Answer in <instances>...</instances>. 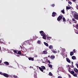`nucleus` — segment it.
<instances>
[{
	"instance_id": "f257e3e1",
	"label": "nucleus",
	"mask_w": 78,
	"mask_h": 78,
	"mask_svg": "<svg viewBox=\"0 0 78 78\" xmlns=\"http://www.w3.org/2000/svg\"><path fill=\"white\" fill-rule=\"evenodd\" d=\"M72 14L73 16H74V17H75V19L77 20H78V13L75 11H73Z\"/></svg>"
},
{
	"instance_id": "f03ea898",
	"label": "nucleus",
	"mask_w": 78,
	"mask_h": 78,
	"mask_svg": "<svg viewBox=\"0 0 78 78\" xmlns=\"http://www.w3.org/2000/svg\"><path fill=\"white\" fill-rule=\"evenodd\" d=\"M40 34L42 36H43L42 38L44 39H46V36L45 34V33L43 31H41L39 32Z\"/></svg>"
},
{
	"instance_id": "7ed1b4c3",
	"label": "nucleus",
	"mask_w": 78,
	"mask_h": 78,
	"mask_svg": "<svg viewBox=\"0 0 78 78\" xmlns=\"http://www.w3.org/2000/svg\"><path fill=\"white\" fill-rule=\"evenodd\" d=\"M61 20H62V16H59L57 18V20L58 22H59Z\"/></svg>"
},
{
	"instance_id": "20e7f679",
	"label": "nucleus",
	"mask_w": 78,
	"mask_h": 78,
	"mask_svg": "<svg viewBox=\"0 0 78 78\" xmlns=\"http://www.w3.org/2000/svg\"><path fill=\"white\" fill-rule=\"evenodd\" d=\"M5 77H6V78H8L9 77V75L8 74H6V73H3V75Z\"/></svg>"
},
{
	"instance_id": "39448f33",
	"label": "nucleus",
	"mask_w": 78,
	"mask_h": 78,
	"mask_svg": "<svg viewBox=\"0 0 78 78\" xmlns=\"http://www.w3.org/2000/svg\"><path fill=\"white\" fill-rule=\"evenodd\" d=\"M28 59L29 61H34V58L32 57L28 58Z\"/></svg>"
},
{
	"instance_id": "423d86ee",
	"label": "nucleus",
	"mask_w": 78,
	"mask_h": 78,
	"mask_svg": "<svg viewBox=\"0 0 78 78\" xmlns=\"http://www.w3.org/2000/svg\"><path fill=\"white\" fill-rule=\"evenodd\" d=\"M66 61L68 62H69V63H70L71 62V61H70V59L68 58H66Z\"/></svg>"
},
{
	"instance_id": "0eeeda50",
	"label": "nucleus",
	"mask_w": 78,
	"mask_h": 78,
	"mask_svg": "<svg viewBox=\"0 0 78 78\" xmlns=\"http://www.w3.org/2000/svg\"><path fill=\"white\" fill-rule=\"evenodd\" d=\"M56 14V13L55 12H53L52 15V17H55Z\"/></svg>"
},
{
	"instance_id": "6e6552de",
	"label": "nucleus",
	"mask_w": 78,
	"mask_h": 78,
	"mask_svg": "<svg viewBox=\"0 0 78 78\" xmlns=\"http://www.w3.org/2000/svg\"><path fill=\"white\" fill-rule=\"evenodd\" d=\"M74 70L75 72H76V73H78V69H76V68H74Z\"/></svg>"
},
{
	"instance_id": "1a4fd4ad",
	"label": "nucleus",
	"mask_w": 78,
	"mask_h": 78,
	"mask_svg": "<svg viewBox=\"0 0 78 78\" xmlns=\"http://www.w3.org/2000/svg\"><path fill=\"white\" fill-rule=\"evenodd\" d=\"M17 53V54L20 55H22V52H21V51H18Z\"/></svg>"
},
{
	"instance_id": "9d476101",
	"label": "nucleus",
	"mask_w": 78,
	"mask_h": 78,
	"mask_svg": "<svg viewBox=\"0 0 78 78\" xmlns=\"http://www.w3.org/2000/svg\"><path fill=\"white\" fill-rule=\"evenodd\" d=\"M39 69H40V70L41 71V72H44V70H43V69H42V68L41 67H39Z\"/></svg>"
},
{
	"instance_id": "9b49d317",
	"label": "nucleus",
	"mask_w": 78,
	"mask_h": 78,
	"mask_svg": "<svg viewBox=\"0 0 78 78\" xmlns=\"http://www.w3.org/2000/svg\"><path fill=\"white\" fill-rule=\"evenodd\" d=\"M49 47L50 49H53V46L51 45H50Z\"/></svg>"
},
{
	"instance_id": "f8f14e48",
	"label": "nucleus",
	"mask_w": 78,
	"mask_h": 78,
	"mask_svg": "<svg viewBox=\"0 0 78 78\" xmlns=\"http://www.w3.org/2000/svg\"><path fill=\"white\" fill-rule=\"evenodd\" d=\"M55 56H53L52 55H51V59H55Z\"/></svg>"
},
{
	"instance_id": "ddd939ff",
	"label": "nucleus",
	"mask_w": 78,
	"mask_h": 78,
	"mask_svg": "<svg viewBox=\"0 0 78 78\" xmlns=\"http://www.w3.org/2000/svg\"><path fill=\"white\" fill-rule=\"evenodd\" d=\"M70 73H71L72 75H73L74 74V73H75V72L73 71H71Z\"/></svg>"
},
{
	"instance_id": "4468645a",
	"label": "nucleus",
	"mask_w": 78,
	"mask_h": 78,
	"mask_svg": "<svg viewBox=\"0 0 78 78\" xmlns=\"http://www.w3.org/2000/svg\"><path fill=\"white\" fill-rule=\"evenodd\" d=\"M44 45H46V46H47V47H48V43H46L45 42H44Z\"/></svg>"
},
{
	"instance_id": "2eb2a0df",
	"label": "nucleus",
	"mask_w": 78,
	"mask_h": 78,
	"mask_svg": "<svg viewBox=\"0 0 78 78\" xmlns=\"http://www.w3.org/2000/svg\"><path fill=\"white\" fill-rule=\"evenodd\" d=\"M41 68L43 70H45V67L44 66H41Z\"/></svg>"
},
{
	"instance_id": "dca6fc26",
	"label": "nucleus",
	"mask_w": 78,
	"mask_h": 78,
	"mask_svg": "<svg viewBox=\"0 0 78 78\" xmlns=\"http://www.w3.org/2000/svg\"><path fill=\"white\" fill-rule=\"evenodd\" d=\"M72 59H73V60H75V59L76 58V57H75L74 56H73L72 57Z\"/></svg>"
},
{
	"instance_id": "f3484780",
	"label": "nucleus",
	"mask_w": 78,
	"mask_h": 78,
	"mask_svg": "<svg viewBox=\"0 0 78 78\" xmlns=\"http://www.w3.org/2000/svg\"><path fill=\"white\" fill-rule=\"evenodd\" d=\"M73 55H74V54L73 53V52L71 51L70 53V56H73Z\"/></svg>"
},
{
	"instance_id": "a211bd4d",
	"label": "nucleus",
	"mask_w": 78,
	"mask_h": 78,
	"mask_svg": "<svg viewBox=\"0 0 78 78\" xmlns=\"http://www.w3.org/2000/svg\"><path fill=\"white\" fill-rule=\"evenodd\" d=\"M4 64H5L6 65H9V62H4Z\"/></svg>"
},
{
	"instance_id": "6ab92c4d",
	"label": "nucleus",
	"mask_w": 78,
	"mask_h": 78,
	"mask_svg": "<svg viewBox=\"0 0 78 78\" xmlns=\"http://www.w3.org/2000/svg\"><path fill=\"white\" fill-rule=\"evenodd\" d=\"M72 20L74 22V23H76V20H75V19H74V18H73Z\"/></svg>"
},
{
	"instance_id": "aec40b11",
	"label": "nucleus",
	"mask_w": 78,
	"mask_h": 78,
	"mask_svg": "<svg viewBox=\"0 0 78 78\" xmlns=\"http://www.w3.org/2000/svg\"><path fill=\"white\" fill-rule=\"evenodd\" d=\"M66 9H71V7L69 6H66Z\"/></svg>"
},
{
	"instance_id": "412c9836",
	"label": "nucleus",
	"mask_w": 78,
	"mask_h": 78,
	"mask_svg": "<svg viewBox=\"0 0 78 78\" xmlns=\"http://www.w3.org/2000/svg\"><path fill=\"white\" fill-rule=\"evenodd\" d=\"M73 76H75V77H77V74L76 73H74L73 74Z\"/></svg>"
},
{
	"instance_id": "4be33fe9",
	"label": "nucleus",
	"mask_w": 78,
	"mask_h": 78,
	"mask_svg": "<svg viewBox=\"0 0 78 78\" xmlns=\"http://www.w3.org/2000/svg\"><path fill=\"white\" fill-rule=\"evenodd\" d=\"M37 43L38 44H41V41L39 40H38L37 42Z\"/></svg>"
},
{
	"instance_id": "5701e85b",
	"label": "nucleus",
	"mask_w": 78,
	"mask_h": 78,
	"mask_svg": "<svg viewBox=\"0 0 78 78\" xmlns=\"http://www.w3.org/2000/svg\"><path fill=\"white\" fill-rule=\"evenodd\" d=\"M63 22H66V19H65V18L64 17L63 18Z\"/></svg>"
},
{
	"instance_id": "b1692460",
	"label": "nucleus",
	"mask_w": 78,
	"mask_h": 78,
	"mask_svg": "<svg viewBox=\"0 0 78 78\" xmlns=\"http://www.w3.org/2000/svg\"><path fill=\"white\" fill-rule=\"evenodd\" d=\"M44 54H47V51H43Z\"/></svg>"
},
{
	"instance_id": "393cba45",
	"label": "nucleus",
	"mask_w": 78,
	"mask_h": 78,
	"mask_svg": "<svg viewBox=\"0 0 78 78\" xmlns=\"http://www.w3.org/2000/svg\"><path fill=\"white\" fill-rule=\"evenodd\" d=\"M13 52L14 53H16V54H17V51L16 50H14Z\"/></svg>"
},
{
	"instance_id": "a878e982",
	"label": "nucleus",
	"mask_w": 78,
	"mask_h": 78,
	"mask_svg": "<svg viewBox=\"0 0 78 78\" xmlns=\"http://www.w3.org/2000/svg\"><path fill=\"white\" fill-rule=\"evenodd\" d=\"M49 76H52V73L51 72H49Z\"/></svg>"
},
{
	"instance_id": "bb28decb",
	"label": "nucleus",
	"mask_w": 78,
	"mask_h": 78,
	"mask_svg": "<svg viewBox=\"0 0 78 78\" xmlns=\"http://www.w3.org/2000/svg\"><path fill=\"white\" fill-rule=\"evenodd\" d=\"M76 29H77V30H78V24L76 25Z\"/></svg>"
},
{
	"instance_id": "cd10ccee",
	"label": "nucleus",
	"mask_w": 78,
	"mask_h": 78,
	"mask_svg": "<svg viewBox=\"0 0 78 78\" xmlns=\"http://www.w3.org/2000/svg\"><path fill=\"white\" fill-rule=\"evenodd\" d=\"M51 37H47V39H48V40H50V39H51Z\"/></svg>"
},
{
	"instance_id": "c85d7f7f",
	"label": "nucleus",
	"mask_w": 78,
	"mask_h": 78,
	"mask_svg": "<svg viewBox=\"0 0 78 78\" xmlns=\"http://www.w3.org/2000/svg\"><path fill=\"white\" fill-rule=\"evenodd\" d=\"M61 12H62L63 13V14H64L65 13V12H64V9H63V10H62L61 11Z\"/></svg>"
},
{
	"instance_id": "c756f323",
	"label": "nucleus",
	"mask_w": 78,
	"mask_h": 78,
	"mask_svg": "<svg viewBox=\"0 0 78 78\" xmlns=\"http://www.w3.org/2000/svg\"><path fill=\"white\" fill-rule=\"evenodd\" d=\"M49 67H50V68H52V65H51L49 64Z\"/></svg>"
},
{
	"instance_id": "7c9ffc66",
	"label": "nucleus",
	"mask_w": 78,
	"mask_h": 78,
	"mask_svg": "<svg viewBox=\"0 0 78 78\" xmlns=\"http://www.w3.org/2000/svg\"><path fill=\"white\" fill-rule=\"evenodd\" d=\"M70 69H71L70 68H69L68 69V70L69 72H71V71H70Z\"/></svg>"
},
{
	"instance_id": "2f4dec72",
	"label": "nucleus",
	"mask_w": 78,
	"mask_h": 78,
	"mask_svg": "<svg viewBox=\"0 0 78 78\" xmlns=\"http://www.w3.org/2000/svg\"><path fill=\"white\" fill-rule=\"evenodd\" d=\"M75 33H76V34H78V30H75Z\"/></svg>"
},
{
	"instance_id": "473e14b6",
	"label": "nucleus",
	"mask_w": 78,
	"mask_h": 78,
	"mask_svg": "<svg viewBox=\"0 0 78 78\" xmlns=\"http://www.w3.org/2000/svg\"><path fill=\"white\" fill-rule=\"evenodd\" d=\"M34 77L35 78H37V76L36 75V74H34Z\"/></svg>"
},
{
	"instance_id": "72a5a7b5",
	"label": "nucleus",
	"mask_w": 78,
	"mask_h": 78,
	"mask_svg": "<svg viewBox=\"0 0 78 78\" xmlns=\"http://www.w3.org/2000/svg\"><path fill=\"white\" fill-rule=\"evenodd\" d=\"M53 52L54 53H57V52L55 50L53 51Z\"/></svg>"
},
{
	"instance_id": "f704fd0d",
	"label": "nucleus",
	"mask_w": 78,
	"mask_h": 78,
	"mask_svg": "<svg viewBox=\"0 0 78 78\" xmlns=\"http://www.w3.org/2000/svg\"><path fill=\"white\" fill-rule=\"evenodd\" d=\"M55 6V5L54 4H52L51 5V6H52V7H54Z\"/></svg>"
},
{
	"instance_id": "c9c22d12",
	"label": "nucleus",
	"mask_w": 78,
	"mask_h": 78,
	"mask_svg": "<svg viewBox=\"0 0 78 78\" xmlns=\"http://www.w3.org/2000/svg\"><path fill=\"white\" fill-rule=\"evenodd\" d=\"M68 3H69V5H72V3L71 2H68Z\"/></svg>"
},
{
	"instance_id": "e433bc0d",
	"label": "nucleus",
	"mask_w": 78,
	"mask_h": 78,
	"mask_svg": "<svg viewBox=\"0 0 78 78\" xmlns=\"http://www.w3.org/2000/svg\"><path fill=\"white\" fill-rule=\"evenodd\" d=\"M13 77H14V78H17V76H15V75H13Z\"/></svg>"
},
{
	"instance_id": "4c0bfd02",
	"label": "nucleus",
	"mask_w": 78,
	"mask_h": 78,
	"mask_svg": "<svg viewBox=\"0 0 78 78\" xmlns=\"http://www.w3.org/2000/svg\"><path fill=\"white\" fill-rule=\"evenodd\" d=\"M22 46H23V45H22ZM20 47L21 49H22V48H24V47H22V46H20Z\"/></svg>"
},
{
	"instance_id": "58836bf2",
	"label": "nucleus",
	"mask_w": 78,
	"mask_h": 78,
	"mask_svg": "<svg viewBox=\"0 0 78 78\" xmlns=\"http://www.w3.org/2000/svg\"><path fill=\"white\" fill-rule=\"evenodd\" d=\"M3 73L0 72V75H3Z\"/></svg>"
},
{
	"instance_id": "ea45409f",
	"label": "nucleus",
	"mask_w": 78,
	"mask_h": 78,
	"mask_svg": "<svg viewBox=\"0 0 78 78\" xmlns=\"http://www.w3.org/2000/svg\"><path fill=\"white\" fill-rule=\"evenodd\" d=\"M71 68H73L74 67V66H73V65H72V66H71Z\"/></svg>"
},
{
	"instance_id": "a19ab883",
	"label": "nucleus",
	"mask_w": 78,
	"mask_h": 78,
	"mask_svg": "<svg viewBox=\"0 0 78 78\" xmlns=\"http://www.w3.org/2000/svg\"><path fill=\"white\" fill-rule=\"evenodd\" d=\"M73 53H76V51H75V49H74L73 50Z\"/></svg>"
},
{
	"instance_id": "79ce46f5",
	"label": "nucleus",
	"mask_w": 78,
	"mask_h": 78,
	"mask_svg": "<svg viewBox=\"0 0 78 78\" xmlns=\"http://www.w3.org/2000/svg\"><path fill=\"white\" fill-rule=\"evenodd\" d=\"M58 78H62V77L61 76H58Z\"/></svg>"
},
{
	"instance_id": "37998d69",
	"label": "nucleus",
	"mask_w": 78,
	"mask_h": 78,
	"mask_svg": "<svg viewBox=\"0 0 78 78\" xmlns=\"http://www.w3.org/2000/svg\"><path fill=\"white\" fill-rule=\"evenodd\" d=\"M48 62L49 63V64H50V62L49 60L48 61Z\"/></svg>"
},
{
	"instance_id": "c03bdc74",
	"label": "nucleus",
	"mask_w": 78,
	"mask_h": 78,
	"mask_svg": "<svg viewBox=\"0 0 78 78\" xmlns=\"http://www.w3.org/2000/svg\"><path fill=\"white\" fill-rule=\"evenodd\" d=\"M76 65L77 67V68H78V64H77L76 63Z\"/></svg>"
},
{
	"instance_id": "a18cd8bd",
	"label": "nucleus",
	"mask_w": 78,
	"mask_h": 78,
	"mask_svg": "<svg viewBox=\"0 0 78 78\" xmlns=\"http://www.w3.org/2000/svg\"><path fill=\"white\" fill-rule=\"evenodd\" d=\"M73 2H75L76 1V0H72Z\"/></svg>"
},
{
	"instance_id": "49530a36",
	"label": "nucleus",
	"mask_w": 78,
	"mask_h": 78,
	"mask_svg": "<svg viewBox=\"0 0 78 78\" xmlns=\"http://www.w3.org/2000/svg\"><path fill=\"white\" fill-rule=\"evenodd\" d=\"M69 22L70 23V24L71 23V21H70V20H69Z\"/></svg>"
},
{
	"instance_id": "de8ad7c7",
	"label": "nucleus",
	"mask_w": 78,
	"mask_h": 78,
	"mask_svg": "<svg viewBox=\"0 0 78 78\" xmlns=\"http://www.w3.org/2000/svg\"><path fill=\"white\" fill-rule=\"evenodd\" d=\"M71 63H72V65H73V62H71Z\"/></svg>"
},
{
	"instance_id": "09e8293b",
	"label": "nucleus",
	"mask_w": 78,
	"mask_h": 78,
	"mask_svg": "<svg viewBox=\"0 0 78 78\" xmlns=\"http://www.w3.org/2000/svg\"><path fill=\"white\" fill-rule=\"evenodd\" d=\"M69 78H71V76H70V75H69Z\"/></svg>"
},
{
	"instance_id": "8fccbe9b",
	"label": "nucleus",
	"mask_w": 78,
	"mask_h": 78,
	"mask_svg": "<svg viewBox=\"0 0 78 78\" xmlns=\"http://www.w3.org/2000/svg\"><path fill=\"white\" fill-rule=\"evenodd\" d=\"M17 56L18 57H19L20 55H17Z\"/></svg>"
},
{
	"instance_id": "3c124183",
	"label": "nucleus",
	"mask_w": 78,
	"mask_h": 78,
	"mask_svg": "<svg viewBox=\"0 0 78 78\" xmlns=\"http://www.w3.org/2000/svg\"><path fill=\"white\" fill-rule=\"evenodd\" d=\"M1 62H2V61L0 60V64H1Z\"/></svg>"
},
{
	"instance_id": "603ef678",
	"label": "nucleus",
	"mask_w": 78,
	"mask_h": 78,
	"mask_svg": "<svg viewBox=\"0 0 78 78\" xmlns=\"http://www.w3.org/2000/svg\"><path fill=\"white\" fill-rule=\"evenodd\" d=\"M1 51V47H0V51Z\"/></svg>"
},
{
	"instance_id": "864d4df0",
	"label": "nucleus",
	"mask_w": 78,
	"mask_h": 78,
	"mask_svg": "<svg viewBox=\"0 0 78 78\" xmlns=\"http://www.w3.org/2000/svg\"><path fill=\"white\" fill-rule=\"evenodd\" d=\"M58 53H59V51H58Z\"/></svg>"
},
{
	"instance_id": "5fc2aeb1",
	"label": "nucleus",
	"mask_w": 78,
	"mask_h": 78,
	"mask_svg": "<svg viewBox=\"0 0 78 78\" xmlns=\"http://www.w3.org/2000/svg\"><path fill=\"white\" fill-rule=\"evenodd\" d=\"M50 56L48 55V58H49V57H50Z\"/></svg>"
},
{
	"instance_id": "6e6d98bb",
	"label": "nucleus",
	"mask_w": 78,
	"mask_h": 78,
	"mask_svg": "<svg viewBox=\"0 0 78 78\" xmlns=\"http://www.w3.org/2000/svg\"><path fill=\"white\" fill-rule=\"evenodd\" d=\"M30 67H32L30 66Z\"/></svg>"
},
{
	"instance_id": "4d7b16f0",
	"label": "nucleus",
	"mask_w": 78,
	"mask_h": 78,
	"mask_svg": "<svg viewBox=\"0 0 78 78\" xmlns=\"http://www.w3.org/2000/svg\"><path fill=\"white\" fill-rule=\"evenodd\" d=\"M60 16H62V15L61 14V15H60Z\"/></svg>"
},
{
	"instance_id": "13d9d810",
	"label": "nucleus",
	"mask_w": 78,
	"mask_h": 78,
	"mask_svg": "<svg viewBox=\"0 0 78 78\" xmlns=\"http://www.w3.org/2000/svg\"><path fill=\"white\" fill-rule=\"evenodd\" d=\"M9 44H10V43L9 42Z\"/></svg>"
},
{
	"instance_id": "bf43d9fd",
	"label": "nucleus",
	"mask_w": 78,
	"mask_h": 78,
	"mask_svg": "<svg viewBox=\"0 0 78 78\" xmlns=\"http://www.w3.org/2000/svg\"><path fill=\"white\" fill-rule=\"evenodd\" d=\"M77 9H78L77 8Z\"/></svg>"
},
{
	"instance_id": "052dcab7",
	"label": "nucleus",
	"mask_w": 78,
	"mask_h": 78,
	"mask_svg": "<svg viewBox=\"0 0 78 78\" xmlns=\"http://www.w3.org/2000/svg\"><path fill=\"white\" fill-rule=\"evenodd\" d=\"M77 9H78L77 8Z\"/></svg>"
}]
</instances>
